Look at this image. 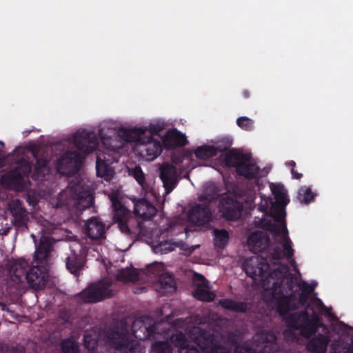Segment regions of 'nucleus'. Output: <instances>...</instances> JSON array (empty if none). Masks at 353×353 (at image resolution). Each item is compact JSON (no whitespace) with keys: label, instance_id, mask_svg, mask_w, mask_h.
<instances>
[{"label":"nucleus","instance_id":"18","mask_svg":"<svg viewBox=\"0 0 353 353\" xmlns=\"http://www.w3.org/2000/svg\"><path fill=\"white\" fill-rule=\"evenodd\" d=\"M194 281L199 282V283H196L197 288L194 292V296L201 301H212L214 298V294L208 290L210 287L205 278L201 274H196L195 275Z\"/></svg>","mask_w":353,"mask_h":353},{"label":"nucleus","instance_id":"40","mask_svg":"<svg viewBox=\"0 0 353 353\" xmlns=\"http://www.w3.org/2000/svg\"><path fill=\"white\" fill-rule=\"evenodd\" d=\"M46 162L45 160H38L37 162V165L35 167V170L37 174V178H39L40 176H43L48 171L46 168Z\"/></svg>","mask_w":353,"mask_h":353},{"label":"nucleus","instance_id":"44","mask_svg":"<svg viewBox=\"0 0 353 353\" xmlns=\"http://www.w3.org/2000/svg\"><path fill=\"white\" fill-rule=\"evenodd\" d=\"M290 165L294 167L295 166V162L294 161H290L288 163Z\"/></svg>","mask_w":353,"mask_h":353},{"label":"nucleus","instance_id":"6","mask_svg":"<svg viewBox=\"0 0 353 353\" xmlns=\"http://www.w3.org/2000/svg\"><path fill=\"white\" fill-rule=\"evenodd\" d=\"M224 161L227 165L235 167L239 174L247 178L265 176L270 170L269 168L259 170L250 154H243L236 150L226 152Z\"/></svg>","mask_w":353,"mask_h":353},{"label":"nucleus","instance_id":"32","mask_svg":"<svg viewBox=\"0 0 353 353\" xmlns=\"http://www.w3.org/2000/svg\"><path fill=\"white\" fill-rule=\"evenodd\" d=\"M10 210L16 220H21L25 216V211L21 207V203L16 200L10 204Z\"/></svg>","mask_w":353,"mask_h":353},{"label":"nucleus","instance_id":"23","mask_svg":"<svg viewBox=\"0 0 353 353\" xmlns=\"http://www.w3.org/2000/svg\"><path fill=\"white\" fill-rule=\"evenodd\" d=\"M97 176L110 181L114 176V172L110 166V160L103 155H98L97 161Z\"/></svg>","mask_w":353,"mask_h":353},{"label":"nucleus","instance_id":"11","mask_svg":"<svg viewBox=\"0 0 353 353\" xmlns=\"http://www.w3.org/2000/svg\"><path fill=\"white\" fill-rule=\"evenodd\" d=\"M68 196H70L74 199L77 201L75 204L78 205L80 209H84L90 207L92 203V195L89 190H83L81 186H77L74 189L72 187H68L59 195L60 205L68 203V201H64Z\"/></svg>","mask_w":353,"mask_h":353},{"label":"nucleus","instance_id":"5","mask_svg":"<svg viewBox=\"0 0 353 353\" xmlns=\"http://www.w3.org/2000/svg\"><path fill=\"white\" fill-rule=\"evenodd\" d=\"M118 133L124 141L134 142V153L146 161L155 159L161 152L163 144L153 137H147L146 128H121Z\"/></svg>","mask_w":353,"mask_h":353},{"label":"nucleus","instance_id":"26","mask_svg":"<svg viewBox=\"0 0 353 353\" xmlns=\"http://www.w3.org/2000/svg\"><path fill=\"white\" fill-rule=\"evenodd\" d=\"M143 270L138 271L132 268L121 269L116 273V277L121 281H134L139 279V275L143 273Z\"/></svg>","mask_w":353,"mask_h":353},{"label":"nucleus","instance_id":"31","mask_svg":"<svg viewBox=\"0 0 353 353\" xmlns=\"http://www.w3.org/2000/svg\"><path fill=\"white\" fill-rule=\"evenodd\" d=\"M314 197V194L310 188L304 186L299 189L297 198L301 203L307 204L312 201Z\"/></svg>","mask_w":353,"mask_h":353},{"label":"nucleus","instance_id":"28","mask_svg":"<svg viewBox=\"0 0 353 353\" xmlns=\"http://www.w3.org/2000/svg\"><path fill=\"white\" fill-rule=\"evenodd\" d=\"M84 261L76 254H72L67 258L66 266L68 270L72 274L77 273L83 265Z\"/></svg>","mask_w":353,"mask_h":353},{"label":"nucleus","instance_id":"2","mask_svg":"<svg viewBox=\"0 0 353 353\" xmlns=\"http://www.w3.org/2000/svg\"><path fill=\"white\" fill-rule=\"evenodd\" d=\"M270 188L275 201L273 202L268 197L261 196L259 209L265 213L266 219H261L259 225L271 230L280 238L281 250L274 251L273 258L276 260L281 257L290 259L293 256L294 250L285 223V206L289 199L282 185L271 184Z\"/></svg>","mask_w":353,"mask_h":353},{"label":"nucleus","instance_id":"4","mask_svg":"<svg viewBox=\"0 0 353 353\" xmlns=\"http://www.w3.org/2000/svg\"><path fill=\"white\" fill-rule=\"evenodd\" d=\"M288 325L294 330H298L305 336H310L316 332L317 329L321 330V334L316 338L311 340L308 345V349L313 353H325L326 347L328 343L327 329L322 325L316 315L309 317L307 314H293L287 321Z\"/></svg>","mask_w":353,"mask_h":353},{"label":"nucleus","instance_id":"33","mask_svg":"<svg viewBox=\"0 0 353 353\" xmlns=\"http://www.w3.org/2000/svg\"><path fill=\"white\" fill-rule=\"evenodd\" d=\"M130 174L134 176L136 181L140 184L143 189H148V185L145 181V174L139 167H135L130 170Z\"/></svg>","mask_w":353,"mask_h":353},{"label":"nucleus","instance_id":"10","mask_svg":"<svg viewBox=\"0 0 353 353\" xmlns=\"http://www.w3.org/2000/svg\"><path fill=\"white\" fill-rule=\"evenodd\" d=\"M242 199L230 194L223 196L219 205V212L227 219H236L241 216Z\"/></svg>","mask_w":353,"mask_h":353},{"label":"nucleus","instance_id":"13","mask_svg":"<svg viewBox=\"0 0 353 353\" xmlns=\"http://www.w3.org/2000/svg\"><path fill=\"white\" fill-rule=\"evenodd\" d=\"M72 141L79 150L85 153L92 151L97 145L94 134L85 131L75 134Z\"/></svg>","mask_w":353,"mask_h":353},{"label":"nucleus","instance_id":"7","mask_svg":"<svg viewBox=\"0 0 353 353\" xmlns=\"http://www.w3.org/2000/svg\"><path fill=\"white\" fill-rule=\"evenodd\" d=\"M147 273L154 276H159L156 290L163 293L173 292L175 290V282L170 274L165 271L163 264L154 263L148 265Z\"/></svg>","mask_w":353,"mask_h":353},{"label":"nucleus","instance_id":"14","mask_svg":"<svg viewBox=\"0 0 353 353\" xmlns=\"http://www.w3.org/2000/svg\"><path fill=\"white\" fill-rule=\"evenodd\" d=\"M248 248L254 252H260L269 246V239L263 231L252 232L247 241Z\"/></svg>","mask_w":353,"mask_h":353},{"label":"nucleus","instance_id":"34","mask_svg":"<svg viewBox=\"0 0 353 353\" xmlns=\"http://www.w3.org/2000/svg\"><path fill=\"white\" fill-rule=\"evenodd\" d=\"M139 128H146L147 137H155L160 132L163 128V124L160 123H150L148 127H139Z\"/></svg>","mask_w":353,"mask_h":353},{"label":"nucleus","instance_id":"9","mask_svg":"<svg viewBox=\"0 0 353 353\" xmlns=\"http://www.w3.org/2000/svg\"><path fill=\"white\" fill-rule=\"evenodd\" d=\"M112 294L109 288V283L103 281L97 283L91 284L88 288L81 292L79 296L83 302H97Z\"/></svg>","mask_w":353,"mask_h":353},{"label":"nucleus","instance_id":"45","mask_svg":"<svg viewBox=\"0 0 353 353\" xmlns=\"http://www.w3.org/2000/svg\"><path fill=\"white\" fill-rule=\"evenodd\" d=\"M0 144H1V145H3V142H2L1 141H0Z\"/></svg>","mask_w":353,"mask_h":353},{"label":"nucleus","instance_id":"37","mask_svg":"<svg viewBox=\"0 0 353 353\" xmlns=\"http://www.w3.org/2000/svg\"><path fill=\"white\" fill-rule=\"evenodd\" d=\"M64 353H78V347L76 343L72 340H66L62 344Z\"/></svg>","mask_w":353,"mask_h":353},{"label":"nucleus","instance_id":"36","mask_svg":"<svg viewBox=\"0 0 353 353\" xmlns=\"http://www.w3.org/2000/svg\"><path fill=\"white\" fill-rule=\"evenodd\" d=\"M220 304L226 309H230L235 311H243L245 305L243 304H238L231 300H223L220 302Z\"/></svg>","mask_w":353,"mask_h":353},{"label":"nucleus","instance_id":"21","mask_svg":"<svg viewBox=\"0 0 353 353\" xmlns=\"http://www.w3.org/2000/svg\"><path fill=\"white\" fill-rule=\"evenodd\" d=\"M156 213L155 208L146 199H140L134 203V214L146 220L152 217Z\"/></svg>","mask_w":353,"mask_h":353},{"label":"nucleus","instance_id":"29","mask_svg":"<svg viewBox=\"0 0 353 353\" xmlns=\"http://www.w3.org/2000/svg\"><path fill=\"white\" fill-rule=\"evenodd\" d=\"M195 155L199 159H207L216 154V149L211 145H203L195 150Z\"/></svg>","mask_w":353,"mask_h":353},{"label":"nucleus","instance_id":"8","mask_svg":"<svg viewBox=\"0 0 353 353\" xmlns=\"http://www.w3.org/2000/svg\"><path fill=\"white\" fill-rule=\"evenodd\" d=\"M110 199L114 207V221L117 223L121 232L128 234L132 228L130 211L121 204L117 195L110 196Z\"/></svg>","mask_w":353,"mask_h":353},{"label":"nucleus","instance_id":"19","mask_svg":"<svg viewBox=\"0 0 353 353\" xmlns=\"http://www.w3.org/2000/svg\"><path fill=\"white\" fill-rule=\"evenodd\" d=\"M186 143L187 139L185 136L175 130H169L162 137V144L167 148H171L178 145H184Z\"/></svg>","mask_w":353,"mask_h":353},{"label":"nucleus","instance_id":"38","mask_svg":"<svg viewBox=\"0 0 353 353\" xmlns=\"http://www.w3.org/2000/svg\"><path fill=\"white\" fill-rule=\"evenodd\" d=\"M237 125L245 130H250L253 128V121L248 117H242L237 119Z\"/></svg>","mask_w":353,"mask_h":353},{"label":"nucleus","instance_id":"42","mask_svg":"<svg viewBox=\"0 0 353 353\" xmlns=\"http://www.w3.org/2000/svg\"><path fill=\"white\" fill-rule=\"evenodd\" d=\"M83 342L88 348H92L96 344L95 338H93L89 335H85L84 336Z\"/></svg>","mask_w":353,"mask_h":353},{"label":"nucleus","instance_id":"3","mask_svg":"<svg viewBox=\"0 0 353 353\" xmlns=\"http://www.w3.org/2000/svg\"><path fill=\"white\" fill-rule=\"evenodd\" d=\"M171 345L177 349L178 353H223L217 337L203 331L201 327H194L185 336L181 333L173 335L170 343H155L152 353H173Z\"/></svg>","mask_w":353,"mask_h":353},{"label":"nucleus","instance_id":"16","mask_svg":"<svg viewBox=\"0 0 353 353\" xmlns=\"http://www.w3.org/2000/svg\"><path fill=\"white\" fill-rule=\"evenodd\" d=\"M112 343L115 349L119 352L117 353H144L143 350L137 345H131L128 342V337L125 335L116 334L113 335Z\"/></svg>","mask_w":353,"mask_h":353},{"label":"nucleus","instance_id":"39","mask_svg":"<svg viewBox=\"0 0 353 353\" xmlns=\"http://www.w3.org/2000/svg\"><path fill=\"white\" fill-rule=\"evenodd\" d=\"M214 192H215L214 185H210L209 186L205 188V189L204 190V194L200 196V201H203V202L210 201L214 198V196H212V194H211V193L214 194Z\"/></svg>","mask_w":353,"mask_h":353},{"label":"nucleus","instance_id":"1","mask_svg":"<svg viewBox=\"0 0 353 353\" xmlns=\"http://www.w3.org/2000/svg\"><path fill=\"white\" fill-rule=\"evenodd\" d=\"M269 268L270 265L258 255L246 259L244 263L246 274L264 289L265 301L274 303L281 315L288 314L297 304H303L302 300L296 301L294 296L284 292L283 284L288 272V268L282 266L281 270H274L272 273L269 272Z\"/></svg>","mask_w":353,"mask_h":353},{"label":"nucleus","instance_id":"41","mask_svg":"<svg viewBox=\"0 0 353 353\" xmlns=\"http://www.w3.org/2000/svg\"><path fill=\"white\" fill-rule=\"evenodd\" d=\"M105 127V125H104L103 128L100 132V136H101V139L102 140L103 145H104L107 148H110L111 150H116V149L119 148L120 147V145L112 144V142L114 141L113 139H111L109 140L104 137V135L103 134V131L104 130Z\"/></svg>","mask_w":353,"mask_h":353},{"label":"nucleus","instance_id":"17","mask_svg":"<svg viewBox=\"0 0 353 353\" xmlns=\"http://www.w3.org/2000/svg\"><path fill=\"white\" fill-rule=\"evenodd\" d=\"M47 277V273L43 271L37 265H35L31 268V270L26 274V279L28 284L32 288L37 290L41 289L44 287Z\"/></svg>","mask_w":353,"mask_h":353},{"label":"nucleus","instance_id":"30","mask_svg":"<svg viewBox=\"0 0 353 353\" xmlns=\"http://www.w3.org/2000/svg\"><path fill=\"white\" fill-rule=\"evenodd\" d=\"M214 244L219 248H223L228 242L229 234L225 230H214Z\"/></svg>","mask_w":353,"mask_h":353},{"label":"nucleus","instance_id":"35","mask_svg":"<svg viewBox=\"0 0 353 353\" xmlns=\"http://www.w3.org/2000/svg\"><path fill=\"white\" fill-rule=\"evenodd\" d=\"M174 245L170 242H161L159 244L153 247V250L157 254H166L170 251L174 250Z\"/></svg>","mask_w":353,"mask_h":353},{"label":"nucleus","instance_id":"24","mask_svg":"<svg viewBox=\"0 0 353 353\" xmlns=\"http://www.w3.org/2000/svg\"><path fill=\"white\" fill-rule=\"evenodd\" d=\"M30 171V165L29 163L25 160H23L19 163L16 170L11 174L12 183L13 185H22L21 180H23V177L26 176Z\"/></svg>","mask_w":353,"mask_h":353},{"label":"nucleus","instance_id":"43","mask_svg":"<svg viewBox=\"0 0 353 353\" xmlns=\"http://www.w3.org/2000/svg\"><path fill=\"white\" fill-rule=\"evenodd\" d=\"M292 177L295 179H299L302 176L301 174L295 172L293 169L292 170Z\"/></svg>","mask_w":353,"mask_h":353},{"label":"nucleus","instance_id":"15","mask_svg":"<svg viewBox=\"0 0 353 353\" xmlns=\"http://www.w3.org/2000/svg\"><path fill=\"white\" fill-rule=\"evenodd\" d=\"M161 179L166 193H170L173 190L177 182V176L175 168L168 163L163 164L161 168Z\"/></svg>","mask_w":353,"mask_h":353},{"label":"nucleus","instance_id":"27","mask_svg":"<svg viewBox=\"0 0 353 353\" xmlns=\"http://www.w3.org/2000/svg\"><path fill=\"white\" fill-rule=\"evenodd\" d=\"M50 250L51 244L48 239L45 237L42 238L41 240V244L39 247L37 248L35 252V259L39 263H41L43 260L47 259Z\"/></svg>","mask_w":353,"mask_h":353},{"label":"nucleus","instance_id":"25","mask_svg":"<svg viewBox=\"0 0 353 353\" xmlns=\"http://www.w3.org/2000/svg\"><path fill=\"white\" fill-rule=\"evenodd\" d=\"M28 266V262L23 259L14 261L10 268L12 279L14 281H20L25 275Z\"/></svg>","mask_w":353,"mask_h":353},{"label":"nucleus","instance_id":"12","mask_svg":"<svg viewBox=\"0 0 353 353\" xmlns=\"http://www.w3.org/2000/svg\"><path fill=\"white\" fill-rule=\"evenodd\" d=\"M81 163V156L67 153L58 160L57 169L62 174L70 175L79 169Z\"/></svg>","mask_w":353,"mask_h":353},{"label":"nucleus","instance_id":"20","mask_svg":"<svg viewBox=\"0 0 353 353\" xmlns=\"http://www.w3.org/2000/svg\"><path fill=\"white\" fill-rule=\"evenodd\" d=\"M210 215L211 214L207 208L199 205L190 210L188 219L192 223L201 225L209 221Z\"/></svg>","mask_w":353,"mask_h":353},{"label":"nucleus","instance_id":"22","mask_svg":"<svg viewBox=\"0 0 353 353\" xmlns=\"http://www.w3.org/2000/svg\"><path fill=\"white\" fill-rule=\"evenodd\" d=\"M85 231L90 239L102 238L105 233L104 224L97 218H92L85 225Z\"/></svg>","mask_w":353,"mask_h":353},{"label":"nucleus","instance_id":"46","mask_svg":"<svg viewBox=\"0 0 353 353\" xmlns=\"http://www.w3.org/2000/svg\"><path fill=\"white\" fill-rule=\"evenodd\" d=\"M350 329H352V330H353V328H352V327H350Z\"/></svg>","mask_w":353,"mask_h":353}]
</instances>
